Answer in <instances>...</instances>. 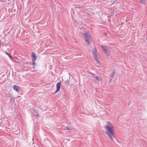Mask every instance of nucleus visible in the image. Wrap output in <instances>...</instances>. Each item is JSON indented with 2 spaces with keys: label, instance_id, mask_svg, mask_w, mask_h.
Instances as JSON below:
<instances>
[{
  "label": "nucleus",
  "instance_id": "1",
  "mask_svg": "<svg viewBox=\"0 0 147 147\" xmlns=\"http://www.w3.org/2000/svg\"><path fill=\"white\" fill-rule=\"evenodd\" d=\"M105 128L107 130L105 132L106 134L112 140L115 139V137L114 135L115 134L114 127L112 124L109 121H107L106 125L105 126Z\"/></svg>",
  "mask_w": 147,
  "mask_h": 147
},
{
  "label": "nucleus",
  "instance_id": "2",
  "mask_svg": "<svg viewBox=\"0 0 147 147\" xmlns=\"http://www.w3.org/2000/svg\"><path fill=\"white\" fill-rule=\"evenodd\" d=\"M84 39L86 42V45H88L92 40V38L90 37L88 33H85L83 34Z\"/></svg>",
  "mask_w": 147,
  "mask_h": 147
},
{
  "label": "nucleus",
  "instance_id": "3",
  "mask_svg": "<svg viewBox=\"0 0 147 147\" xmlns=\"http://www.w3.org/2000/svg\"><path fill=\"white\" fill-rule=\"evenodd\" d=\"M101 47L103 50L105 52V54L107 56L109 55L111 53L110 48L107 46H101Z\"/></svg>",
  "mask_w": 147,
  "mask_h": 147
},
{
  "label": "nucleus",
  "instance_id": "4",
  "mask_svg": "<svg viewBox=\"0 0 147 147\" xmlns=\"http://www.w3.org/2000/svg\"><path fill=\"white\" fill-rule=\"evenodd\" d=\"M61 84V82H58L57 84L56 85L57 87V89L56 91L54 93H57V92H58L59 90Z\"/></svg>",
  "mask_w": 147,
  "mask_h": 147
},
{
  "label": "nucleus",
  "instance_id": "5",
  "mask_svg": "<svg viewBox=\"0 0 147 147\" xmlns=\"http://www.w3.org/2000/svg\"><path fill=\"white\" fill-rule=\"evenodd\" d=\"M92 53L94 57H96L98 56V54L96 51V50L95 48H94L93 49Z\"/></svg>",
  "mask_w": 147,
  "mask_h": 147
},
{
  "label": "nucleus",
  "instance_id": "6",
  "mask_svg": "<svg viewBox=\"0 0 147 147\" xmlns=\"http://www.w3.org/2000/svg\"><path fill=\"white\" fill-rule=\"evenodd\" d=\"M32 60H33V61H35L36 59L37 56L36 55V54L34 52H32Z\"/></svg>",
  "mask_w": 147,
  "mask_h": 147
},
{
  "label": "nucleus",
  "instance_id": "7",
  "mask_svg": "<svg viewBox=\"0 0 147 147\" xmlns=\"http://www.w3.org/2000/svg\"><path fill=\"white\" fill-rule=\"evenodd\" d=\"M13 88L14 90L18 92V90H20V87L16 85H14Z\"/></svg>",
  "mask_w": 147,
  "mask_h": 147
},
{
  "label": "nucleus",
  "instance_id": "8",
  "mask_svg": "<svg viewBox=\"0 0 147 147\" xmlns=\"http://www.w3.org/2000/svg\"><path fill=\"white\" fill-rule=\"evenodd\" d=\"M115 73V72L114 70H113V72L111 74V75L110 78V82H111L113 79V78L114 77V74Z\"/></svg>",
  "mask_w": 147,
  "mask_h": 147
},
{
  "label": "nucleus",
  "instance_id": "9",
  "mask_svg": "<svg viewBox=\"0 0 147 147\" xmlns=\"http://www.w3.org/2000/svg\"><path fill=\"white\" fill-rule=\"evenodd\" d=\"M66 130H71L74 129V128L72 126L66 127Z\"/></svg>",
  "mask_w": 147,
  "mask_h": 147
},
{
  "label": "nucleus",
  "instance_id": "10",
  "mask_svg": "<svg viewBox=\"0 0 147 147\" xmlns=\"http://www.w3.org/2000/svg\"><path fill=\"white\" fill-rule=\"evenodd\" d=\"M141 4H145V0H140Z\"/></svg>",
  "mask_w": 147,
  "mask_h": 147
},
{
  "label": "nucleus",
  "instance_id": "11",
  "mask_svg": "<svg viewBox=\"0 0 147 147\" xmlns=\"http://www.w3.org/2000/svg\"><path fill=\"white\" fill-rule=\"evenodd\" d=\"M95 77L96 78V80H98L99 81H100V77L98 76H95Z\"/></svg>",
  "mask_w": 147,
  "mask_h": 147
},
{
  "label": "nucleus",
  "instance_id": "12",
  "mask_svg": "<svg viewBox=\"0 0 147 147\" xmlns=\"http://www.w3.org/2000/svg\"><path fill=\"white\" fill-rule=\"evenodd\" d=\"M33 111L36 114V115H37V116H38V111L37 110H35L33 109Z\"/></svg>",
  "mask_w": 147,
  "mask_h": 147
},
{
  "label": "nucleus",
  "instance_id": "13",
  "mask_svg": "<svg viewBox=\"0 0 147 147\" xmlns=\"http://www.w3.org/2000/svg\"><path fill=\"white\" fill-rule=\"evenodd\" d=\"M61 129H62L63 130H66V127H64L63 126L61 128Z\"/></svg>",
  "mask_w": 147,
  "mask_h": 147
},
{
  "label": "nucleus",
  "instance_id": "14",
  "mask_svg": "<svg viewBox=\"0 0 147 147\" xmlns=\"http://www.w3.org/2000/svg\"><path fill=\"white\" fill-rule=\"evenodd\" d=\"M32 65H35V61H33V60H32Z\"/></svg>",
  "mask_w": 147,
  "mask_h": 147
},
{
  "label": "nucleus",
  "instance_id": "15",
  "mask_svg": "<svg viewBox=\"0 0 147 147\" xmlns=\"http://www.w3.org/2000/svg\"><path fill=\"white\" fill-rule=\"evenodd\" d=\"M6 53V54L7 55H8L9 56H10L9 55V54L8 53H7V52H6V53Z\"/></svg>",
  "mask_w": 147,
  "mask_h": 147
},
{
  "label": "nucleus",
  "instance_id": "16",
  "mask_svg": "<svg viewBox=\"0 0 147 147\" xmlns=\"http://www.w3.org/2000/svg\"><path fill=\"white\" fill-rule=\"evenodd\" d=\"M146 40H147V37L146 38Z\"/></svg>",
  "mask_w": 147,
  "mask_h": 147
},
{
  "label": "nucleus",
  "instance_id": "17",
  "mask_svg": "<svg viewBox=\"0 0 147 147\" xmlns=\"http://www.w3.org/2000/svg\"><path fill=\"white\" fill-rule=\"evenodd\" d=\"M115 1L113 2V3H114V2H115Z\"/></svg>",
  "mask_w": 147,
  "mask_h": 147
}]
</instances>
